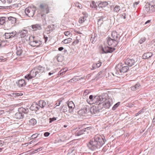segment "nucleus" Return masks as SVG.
<instances>
[{
    "label": "nucleus",
    "instance_id": "f257e3e1",
    "mask_svg": "<svg viewBox=\"0 0 155 155\" xmlns=\"http://www.w3.org/2000/svg\"><path fill=\"white\" fill-rule=\"evenodd\" d=\"M106 140L104 137L97 134L94 140H91L87 144L88 147L92 150L100 148L104 145Z\"/></svg>",
    "mask_w": 155,
    "mask_h": 155
},
{
    "label": "nucleus",
    "instance_id": "f03ea898",
    "mask_svg": "<svg viewBox=\"0 0 155 155\" xmlns=\"http://www.w3.org/2000/svg\"><path fill=\"white\" fill-rule=\"evenodd\" d=\"M95 101L97 100V101H96V104L98 105V107L101 104L104 108H109L110 106V102L108 99L107 98L106 95L104 94H102L98 97H96L94 99Z\"/></svg>",
    "mask_w": 155,
    "mask_h": 155
},
{
    "label": "nucleus",
    "instance_id": "7ed1b4c3",
    "mask_svg": "<svg viewBox=\"0 0 155 155\" xmlns=\"http://www.w3.org/2000/svg\"><path fill=\"white\" fill-rule=\"evenodd\" d=\"M30 45L32 47H39L42 45V42L37 37L33 36L29 37Z\"/></svg>",
    "mask_w": 155,
    "mask_h": 155
},
{
    "label": "nucleus",
    "instance_id": "20e7f679",
    "mask_svg": "<svg viewBox=\"0 0 155 155\" xmlns=\"http://www.w3.org/2000/svg\"><path fill=\"white\" fill-rule=\"evenodd\" d=\"M39 7L40 13L41 16H43L45 14H48L49 12V7L46 3H41L40 4Z\"/></svg>",
    "mask_w": 155,
    "mask_h": 155
},
{
    "label": "nucleus",
    "instance_id": "39448f33",
    "mask_svg": "<svg viewBox=\"0 0 155 155\" xmlns=\"http://www.w3.org/2000/svg\"><path fill=\"white\" fill-rule=\"evenodd\" d=\"M116 69L118 72H120L122 74V73H124L127 72L129 69V67L127 66H124L122 63L118 64L116 67Z\"/></svg>",
    "mask_w": 155,
    "mask_h": 155
},
{
    "label": "nucleus",
    "instance_id": "423d86ee",
    "mask_svg": "<svg viewBox=\"0 0 155 155\" xmlns=\"http://www.w3.org/2000/svg\"><path fill=\"white\" fill-rule=\"evenodd\" d=\"M35 7H29L25 9V12L28 16L29 17H32L35 14Z\"/></svg>",
    "mask_w": 155,
    "mask_h": 155
},
{
    "label": "nucleus",
    "instance_id": "0eeeda50",
    "mask_svg": "<svg viewBox=\"0 0 155 155\" xmlns=\"http://www.w3.org/2000/svg\"><path fill=\"white\" fill-rule=\"evenodd\" d=\"M37 74V73L36 72L35 69L34 68L31 71L30 73L28 75L25 76V78L28 80H29L35 78Z\"/></svg>",
    "mask_w": 155,
    "mask_h": 155
},
{
    "label": "nucleus",
    "instance_id": "6e6552de",
    "mask_svg": "<svg viewBox=\"0 0 155 155\" xmlns=\"http://www.w3.org/2000/svg\"><path fill=\"white\" fill-rule=\"evenodd\" d=\"M119 42L110 38H109L107 40V43L109 46L112 48H114L117 45Z\"/></svg>",
    "mask_w": 155,
    "mask_h": 155
},
{
    "label": "nucleus",
    "instance_id": "1a4fd4ad",
    "mask_svg": "<svg viewBox=\"0 0 155 155\" xmlns=\"http://www.w3.org/2000/svg\"><path fill=\"white\" fill-rule=\"evenodd\" d=\"M120 36L115 31H113L111 35V38L115 40V41L119 42L120 39Z\"/></svg>",
    "mask_w": 155,
    "mask_h": 155
},
{
    "label": "nucleus",
    "instance_id": "9d476101",
    "mask_svg": "<svg viewBox=\"0 0 155 155\" xmlns=\"http://www.w3.org/2000/svg\"><path fill=\"white\" fill-rule=\"evenodd\" d=\"M135 63L136 62L134 59L129 58H127L125 61V64L130 67L134 65Z\"/></svg>",
    "mask_w": 155,
    "mask_h": 155
},
{
    "label": "nucleus",
    "instance_id": "9b49d317",
    "mask_svg": "<svg viewBox=\"0 0 155 155\" xmlns=\"http://www.w3.org/2000/svg\"><path fill=\"white\" fill-rule=\"evenodd\" d=\"M17 33L15 31H13L11 32H7L5 34V38L9 39L14 37L16 35Z\"/></svg>",
    "mask_w": 155,
    "mask_h": 155
},
{
    "label": "nucleus",
    "instance_id": "f8f14e48",
    "mask_svg": "<svg viewBox=\"0 0 155 155\" xmlns=\"http://www.w3.org/2000/svg\"><path fill=\"white\" fill-rule=\"evenodd\" d=\"M115 49L114 48H112V47H109L108 46L105 47L104 48H102V50L103 51L104 53H111L115 50Z\"/></svg>",
    "mask_w": 155,
    "mask_h": 155
},
{
    "label": "nucleus",
    "instance_id": "ddd939ff",
    "mask_svg": "<svg viewBox=\"0 0 155 155\" xmlns=\"http://www.w3.org/2000/svg\"><path fill=\"white\" fill-rule=\"evenodd\" d=\"M145 10L147 12H155V7H153L147 4L145 6Z\"/></svg>",
    "mask_w": 155,
    "mask_h": 155
},
{
    "label": "nucleus",
    "instance_id": "4468645a",
    "mask_svg": "<svg viewBox=\"0 0 155 155\" xmlns=\"http://www.w3.org/2000/svg\"><path fill=\"white\" fill-rule=\"evenodd\" d=\"M67 105L69 108V112L70 113L72 112L75 107L74 103L72 101L68 102Z\"/></svg>",
    "mask_w": 155,
    "mask_h": 155
},
{
    "label": "nucleus",
    "instance_id": "2eb2a0df",
    "mask_svg": "<svg viewBox=\"0 0 155 155\" xmlns=\"http://www.w3.org/2000/svg\"><path fill=\"white\" fill-rule=\"evenodd\" d=\"M87 110L86 108L81 109L78 111V114L81 116H85L87 114Z\"/></svg>",
    "mask_w": 155,
    "mask_h": 155
},
{
    "label": "nucleus",
    "instance_id": "dca6fc26",
    "mask_svg": "<svg viewBox=\"0 0 155 155\" xmlns=\"http://www.w3.org/2000/svg\"><path fill=\"white\" fill-rule=\"evenodd\" d=\"M37 74H41L45 71V68L40 66L34 68Z\"/></svg>",
    "mask_w": 155,
    "mask_h": 155
},
{
    "label": "nucleus",
    "instance_id": "f3484780",
    "mask_svg": "<svg viewBox=\"0 0 155 155\" xmlns=\"http://www.w3.org/2000/svg\"><path fill=\"white\" fill-rule=\"evenodd\" d=\"M153 55V53L151 52H148L144 53L142 55V58L143 59H147L150 58Z\"/></svg>",
    "mask_w": 155,
    "mask_h": 155
},
{
    "label": "nucleus",
    "instance_id": "a211bd4d",
    "mask_svg": "<svg viewBox=\"0 0 155 155\" xmlns=\"http://www.w3.org/2000/svg\"><path fill=\"white\" fill-rule=\"evenodd\" d=\"M97 5L99 8H104L108 5V2H107L99 1Z\"/></svg>",
    "mask_w": 155,
    "mask_h": 155
},
{
    "label": "nucleus",
    "instance_id": "6ab92c4d",
    "mask_svg": "<svg viewBox=\"0 0 155 155\" xmlns=\"http://www.w3.org/2000/svg\"><path fill=\"white\" fill-rule=\"evenodd\" d=\"M30 109L32 110L35 111H37L39 109V105L36 104H33L30 107Z\"/></svg>",
    "mask_w": 155,
    "mask_h": 155
},
{
    "label": "nucleus",
    "instance_id": "aec40b11",
    "mask_svg": "<svg viewBox=\"0 0 155 155\" xmlns=\"http://www.w3.org/2000/svg\"><path fill=\"white\" fill-rule=\"evenodd\" d=\"M27 33V31L24 30H22L19 32V35L21 38H24L26 36Z\"/></svg>",
    "mask_w": 155,
    "mask_h": 155
},
{
    "label": "nucleus",
    "instance_id": "412c9836",
    "mask_svg": "<svg viewBox=\"0 0 155 155\" xmlns=\"http://www.w3.org/2000/svg\"><path fill=\"white\" fill-rule=\"evenodd\" d=\"M18 84L19 87H22L25 86L26 83L25 80L21 79L18 81Z\"/></svg>",
    "mask_w": 155,
    "mask_h": 155
},
{
    "label": "nucleus",
    "instance_id": "4be33fe9",
    "mask_svg": "<svg viewBox=\"0 0 155 155\" xmlns=\"http://www.w3.org/2000/svg\"><path fill=\"white\" fill-rule=\"evenodd\" d=\"M32 28L33 30L36 31L41 29V26L38 24H36L32 25Z\"/></svg>",
    "mask_w": 155,
    "mask_h": 155
},
{
    "label": "nucleus",
    "instance_id": "5701e85b",
    "mask_svg": "<svg viewBox=\"0 0 155 155\" xmlns=\"http://www.w3.org/2000/svg\"><path fill=\"white\" fill-rule=\"evenodd\" d=\"M8 20L9 22L12 24H15L16 22V19L14 17L10 16L8 18Z\"/></svg>",
    "mask_w": 155,
    "mask_h": 155
},
{
    "label": "nucleus",
    "instance_id": "b1692460",
    "mask_svg": "<svg viewBox=\"0 0 155 155\" xmlns=\"http://www.w3.org/2000/svg\"><path fill=\"white\" fill-rule=\"evenodd\" d=\"M8 42L7 40H3L0 42V47H4L6 45H8Z\"/></svg>",
    "mask_w": 155,
    "mask_h": 155
},
{
    "label": "nucleus",
    "instance_id": "393cba45",
    "mask_svg": "<svg viewBox=\"0 0 155 155\" xmlns=\"http://www.w3.org/2000/svg\"><path fill=\"white\" fill-rule=\"evenodd\" d=\"M140 85L139 84H137L131 87V90L133 91H136L139 89Z\"/></svg>",
    "mask_w": 155,
    "mask_h": 155
},
{
    "label": "nucleus",
    "instance_id": "a878e982",
    "mask_svg": "<svg viewBox=\"0 0 155 155\" xmlns=\"http://www.w3.org/2000/svg\"><path fill=\"white\" fill-rule=\"evenodd\" d=\"M23 52V50L20 47L17 48L16 54L18 56H20L21 55Z\"/></svg>",
    "mask_w": 155,
    "mask_h": 155
},
{
    "label": "nucleus",
    "instance_id": "bb28decb",
    "mask_svg": "<svg viewBox=\"0 0 155 155\" xmlns=\"http://www.w3.org/2000/svg\"><path fill=\"white\" fill-rule=\"evenodd\" d=\"M72 41V39L71 38H68L67 39H65L63 41L62 43L63 44H67L70 43Z\"/></svg>",
    "mask_w": 155,
    "mask_h": 155
},
{
    "label": "nucleus",
    "instance_id": "cd10ccee",
    "mask_svg": "<svg viewBox=\"0 0 155 155\" xmlns=\"http://www.w3.org/2000/svg\"><path fill=\"white\" fill-rule=\"evenodd\" d=\"M36 123V121L34 119H32L29 121V124L30 125L34 126Z\"/></svg>",
    "mask_w": 155,
    "mask_h": 155
},
{
    "label": "nucleus",
    "instance_id": "c85d7f7f",
    "mask_svg": "<svg viewBox=\"0 0 155 155\" xmlns=\"http://www.w3.org/2000/svg\"><path fill=\"white\" fill-rule=\"evenodd\" d=\"M101 63L99 61H98V62L97 63L94 64L93 65V69H95L97 68H98L101 65Z\"/></svg>",
    "mask_w": 155,
    "mask_h": 155
},
{
    "label": "nucleus",
    "instance_id": "c756f323",
    "mask_svg": "<svg viewBox=\"0 0 155 155\" xmlns=\"http://www.w3.org/2000/svg\"><path fill=\"white\" fill-rule=\"evenodd\" d=\"M86 20V17H81L79 20V22L80 24L84 23Z\"/></svg>",
    "mask_w": 155,
    "mask_h": 155
},
{
    "label": "nucleus",
    "instance_id": "7c9ffc66",
    "mask_svg": "<svg viewBox=\"0 0 155 155\" xmlns=\"http://www.w3.org/2000/svg\"><path fill=\"white\" fill-rule=\"evenodd\" d=\"M39 106L41 108H43L46 105V102L44 101H39Z\"/></svg>",
    "mask_w": 155,
    "mask_h": 155
},
{
    "label": "nucleus",
    "instance_id": "2f4dec72",
    "mask_svg": "<svg viewBox=\"0 0 155 155\" xmlns=\"http://www.w3.org/2000/svg\"><path fill=\"white\" fill-rule=\"evenodd\" d=\"M75 150L73 148L70 149L69 150L68 155H70L71 153H72L71 155H75Z\"/></svg>",
    "mask_w": 155,
    "mask_h": 155
},
{
    "label": "nucleus",
    "instance_id": "473e14b6",
    "mask_svg": "<svg viewBox=\"0 0 155 155\" xmlns=\"http://www.w3.org/2000/svg\"><path fill=\"white\" fill-rule=\"evenodd\" d=\"M120 10V7L119 6L116 5L113 9V11L114 12H117Z\"/></svg>",
    "mask_w": 155,
    "mask_h": 155
},
{
    "label": "nucleus",
    "instance_id": "72a5a7b5",
    "mask_svg": "<svg viewBox=\"0 0 155 155\" xmlns=\"http://www.w3.org/2000/svg\"><path fill=\"white\" fill-rule=\"evenodd\" d=\"M15 117L18 119H20L22 118L21 114L20 113H16L15 115Z\"/></svg>",
    "mask_w": 155,
    "mask_h": 155
},
{
    "label": "nucleus",
    "instance_id": "f704fd0d",
    "mask_svg": "<svg viewBox=\"0 0 155 155\" xmlns=\"http://www.w3.org/2000/svg\"><path fill=\"white\" fill-rule=\"evenodd\" d=\"M5 21V18L2 17L0 18V25H3Z\"/></svg>",
    "mask_w": 155,
    "mask_h": 155
},
{
    "label": "nucleus",
    "instance_id": "c9c22d12",
    "mask_svg": "<svg viewBox=\"0 0 155 155\" xmlns=\"http://www.w3.org/2000/svg\"><path fill=\"white\" fill-rule=\"evenodd\" d=\"M124 12L123 13H121L120 14V17L121 18H123L124 19H125L126 18V15H127V12H126V10H124Z\"/></svg>",
    "mask_w": 155,
    "mask_h": 155
},
{
    "label": "nucleus",
    "instance_id": "e433bc0d",
    "mask_svg": "<svg viewBox=\"0 0 155 155\" xmlns=\"http://www.w3.org/2000/svg\"><path fill=\"white\" fill-rule=\"evenodd\" d=\"M98 96H95V97L94 98H93V95H91L90 96H89V99L91 100V101H93V103H94L95 102V103L96 104V101H97V100H95V101L94 100V98L96 97H98Z\"/></svg>",
    "mask_w": 155,
    "mask_h": 155
},
{
    "label": "nucleus",
    "instance_id": "4c0bfd02",
    "mask_svg": "<svg viewBox=\"0 0 155 155\" xmlns=\"http://www.w3.org/2000/svg\"><path fill=\"white\" fill-rule=\"evenodd\" d=\"M91 7L92 8H95L97 7L96 3L94 1H92L90 4Z\"/></svg>",
    "mask_w": 155,
    "mask_h": 155
},
{
    "label": "nucleus",
    "instance_id": "58836bf2",
    "mask_svg": "<svg viewBox=\"0 0 155 155\" xmlns=\"http://www.w3.org/2000/svg\"><path fill=\"white\" fill-rule=\"evenodd\" d=\"M13 96L15 97L21 96L23 95V94L21 93L15 92L13 93Z\"/></svg>",
    "mask_w": 155,
    "mask_h": 155
},
{
    "label": "nucleus",
    "instance_id": "ea45409f",
    "mask_svg": "<svg viewBox=\"0 0 155 155\" xmlns=\"http://www.w3.org/2000/svg\"><path fill=\"white\" fill-rule=\"evenodd\" d=\"M64 69L61 70L58 73V74L61 75H63L64 73L67 71V70L66 69L65 71H64Z\"/></svg>",
    "mask_w": 155,
    "mask_h": 155
},
{
    "label": "nucleus",
    "instance_id": "a19ab883",
    "mask_svg": "<svg viewBox=\"0 0 155 155\" xmlns=\"http://www.w3.org/2000/svg\"><path fill=\"white\" fill-rule=\"evenodd\" d=\"M78 79L77 78V77H74L73 78L71 79L69 81H68V82H72V81H73L76 82L78 81Z\"/></svg>",
    "mask_w": 155,
    "mask_h": 155
},
{
    "label": "nucleus",
    "instance_id": "79ce46f5",
    "mask_svg": "<svg viewBox=\"0 0 155 155\" xmlns=\"http://www.w3.org/2000/svg\"><path fill=\"white\" fill-rule=\"evenodd\" d=\"M120 102H118L115 104L112 108V110H116V108L120 105Z\"/></svg>",
    "mask_w": 155,
    "mask_h": 155
},
{
    "label": "nucleus",
    "instance_id": "37998d69",
    "mask_svg": "<svg viewBox=\"0 0 155 155\" xmlns=\"http://www.w3.org/2000/svg\"><path fill=\"white\" fill-rule=\"evenodd\" d=\"M149 5L153 7H155V0H153L152 1L150 2L149 4H148Z\"/></svg>",
    "mask_w": 155,
    "mask_h": 155
},
{
    "label": "nucleus",
    "instance_id": "c03bdc74",
    "mask_svg": "<svg viewBox=\"0 0 155 155\" xmlns=\"http://www.w3.org/2000/svg\"><path fill=\"white\" fill-rule=\"evenodd\" d=\"M75 6L78 8L81 9L82 8V5L78 2H76L75 4Z\"/></svg>",
    "mask_w": 155,
    "mask_h": 155
},
{
    "label": "nucleus",
    "instance_id": "a18cd8bd",
    "mask_svg": "<svg viewBox=\"0 0 155 155\" xmlns=\"http://www.w3.org/2000/svg\"><path fill=\"white\" fill-rule=\"evenodd\" d=\"M146 38L145 37L141 38L139 41V43L141 44L145 42L146 40Z\"/></svg>",
    "mask_w": 155,
    "mask_h": 155
},
{
    "label": "nucleus",
    "instance_id": "49530a36",
    "mask_svg": "<svg viewBox=\"0 0 155 155\" xmlns=\"http://www.w3.org/2000/svg\"><path fill=\"white\" fill-rule=\"evenodd\" d=\"M71 32L70 31H66L64 32V34L65 36H68L70 35Z\"/></svg>",
    "mask_w": 155,
    "mask_h": 155
},
{
    "label": "nucleus",
    "instance_id": "de8ad7c7",
    "mask_svg": "<svg viewBox=\"0 0 155 155\" xmlns=\"http://www.w3.org/2000/svg\"><path fill=\"white\" fill-rule=\"evenodd\" d=\"M83 134V131L82 130H80L76 133V136H79Z\"/></svg>",
    "mask_w": 155,
    "mask_h": 155
},
{
    "label": "nucleus",
    "instance_id": "09e8293b",
    "mask_svg": "<svg viewBox=\"0 0 155 155\" xmlns=\"http://www.w3.org/2000/svg\"><path fill=\"white\" fill-rule=\"evenodd\" d=\"M90 92V91L89 90H86L84 91L83 94L84 96H86Z\"/></svg>",
    "mask_w": 155,
    "mask_h": 155
},
{
    "label": "nucleus",
    "instance_id": "8fccbe9b",
    "mask_svg": "<svg viewBox=\"0 0 155 155\" xmlns=\"http://www.w3.org/2000/svg\"><path fill=\"white\" fill-rule=\"evenodd\" d=\"M103 20L102 19H99L98 22V26H100L101 25V24L103 23Z\"/></svg>",
    "mask_w": 155,
    "mask_h": 155
},
{
    "label": "nucleus",
    "instance_id": "3c124183",
    "mask_svg": "<svg viewBox=\"0 0 155 155\" xmlns=\"http://www.w3.org/2000/svg\"><path fill=\"white\" fill-rule=\"evenodd\" d=\"M143 109H142L141 110L139 111L138 113H136L135 114V116H137L138 115H139V114H140L141 113H142V112H143Z\"/></svg>",
    "mask_w": 155,
    "mask_h": 155
},
{
    "label": "nucleus",
    "instance_id": "603ef678",
    "mask_svg": "<svg viewBox=\"0 0 155 155\" xmlns=\"http://www.w3.org/2000/svg\"><path fill=\"white\" fill-rule=\"evenodd\" d=\"M48 37L47 36H46L45 35H44V38L45 41V43H46L47 41L48 40Z\"/></svg>",
    "mask_w": 155,
    "mask_h": 155
},
{
    "label": "nucleus",
    "instance_id": "864d4df0",
    "mask_svg": "<svg viewBox=\"0 0 155 155\" xmlns=\"http://www.w3.org/2000/svg\"><path fill=\"white\" fill-rule=\"evenodd\" d=\"M56 117H53V118H50L49 119V120H50V121H49V123H51L52 122L54 121H55V120H56Z\"/></svg>",
    "mask_w": 155,
    "mask_h": 155
},
{
    "label": "nucleus",
    "instance_id": "5fc2aeb1",
    "mask_svg": "<svg viewBox=\"0 0 155 155\" xmlns=\"http://www.w3.org/2000/svg\"><path fill=\"white\" fill-rule=\"evenodd\" d=\"M79 42V41L78 40H76L72 43V45H74V44H77Z\"/></svg>",
    "mask_w": 155,
    "mask_h": 155
},
{
    "label": "nucleus",
    "instance_id": "6e6d98bb",
    "mask_svg": "<svg viewBox=\"0 0 155 155\" xmlns=\"http://www.w3.org/2000/svg\"><path fill=\"white\" fill-rule=\"evenodd\" d=\"M57 102H58V103L57 102L56 104L55 105H56V106H59L60 105V104H61V101H60V100H58V101Z\"/></svg>",
    "mask_w": 155,
    "mask_h": 155
},
{
    "label": "nucleus",
    "instance_id": "4d7b16f0",
    "mask_svg": "<svg viewBox=\"0 0 155 155\" xmlns=\"http://www.w3.org/2000/svg\"><path fill=\"white\" fill-rule=\"evenodd\" d=\"M134 104L132 103H129L128 104L127 106L130 107H132L133 106Z\"/></svg>",
    "mask_w": 155,
    "mask_h": 155
},
{
    "label": "nucleus",
    "instance_id": "13d9d810",
    "mask_svg": "<svg viewBox=\"0 0 155 155\" xmlns=\"http://www.w3.org/2000/svg\"><path fill=\"white\" fill-rule=\"evenodd\" d=\"M50 135V133L49 132H45L44 134V135L46 137H48Z\"/></svg>",
    "mask_w": 155,
    "mask_h": 155
},
{
    "label": "nucleus",
    "instance_id": "bf43d9fd",
    "mask_svg": "<svg viewBox=\"0 0 155 155\" xmlns=\"http://www.w3.org/2000/svg\"><path fill=\"white\" fill-rule=\"evenodd\" d=\"M36 134H33V135H32V138H35L37 137H38V135H37V136H36Z\"/></svg>",
    "mask_w": 155,
    "mask_h": 155
},
{
    "label": "nucleus",
    "instance_id": "052dcab7",
    "mask_svg": "<svg viewBox=\"0 0 155 155\" xmlns=\"http://www.w3.org/2000/svg\"><path fill=\"white\" fill-rule=\"evenodd\" d=\"M58 50L59 51H61L64 49V48L62 47H60L58 48Z\"/></svg>",
    "mask_w": 155,
    "mask_h": 155
},
{
    "label": "nucleus",
    "instance_id": "680f3d73",
    "mask_svg": "<svg viewBox=\"0 0 155 155\" xmlns=\"http://www.w3.org/2000/svg\"><path fill=\"white\" fill-rule=\"evenodd\" d=\"M0 60H4V61L6 60L5 59H4L3 56H0Z\"/></svg>",
    "mask_w": 155,
    "mask_h": 155
},
{
    "label": "nucleus",
    "instance_id": "e2e57ef3",
    "mask_svg": "<svg viewBox=\"0 0 155 155\" xmlns=\"http://www.w3.org/2000/svg\"><path fill=\"white\" fill-rule=\"evenodd\" d=\"M7 2L9 3H11L12 2V0H7Z\"/></svg>",
    "mask_w": 155,
    "mask_h": 155
},
{
    "label": "nucleus",
    "instance_id": "0e129e2a",
    "mask_svg": "<svg viewBox=\"0 0 155 155\" xmlns=\"http://www.w3.org/2000/svg\"><path fill=\"white\" fill-rule=\"evenodd\" d=\"M3 3L5 4L6 2V1L5 0H0Z\"/></svg>",
    "mask_w": 155,
    "mask_h": 155
},
{
    "label": "nucleus",
    "instance_id": "69168bd1",
    "mask_svg": "<svg viewBox=\"0 0 155 155\" xmlns=\"http://www.w3.org/2000/svg\"><path fill=\"white\" fill-rule=\"evenodd\" d=\"M150 21H151V20H148V21H147L145 23V24H147V23H149L150 22Z\"/></svg>",
    "mask_w": 155,
    "mask_h": 155
},
{
    "label": "nucleus",
    "instance_id": "338daca9",
    "mask_svg": "<svg viewBox=\"0 0 155 155\" xmlns=\"http://www.w3.org/2000/svg\"><path fill=\"white\" fill-rule=\"evenodd\" d=\"M52 74H53V73H51V72H49V73H48V74H49V75H51Z\"/></svg>",
    "mask_w": 155,
    "mask_h": 155
},
{
    "label": "nucleus",
    "instance_id": "774afa93",
    "mask_svg": "<svg viewBox=\"0 0 155 155\" xmlns=\"http://www.w3.org/2000/svg\"><path fill=\"white\" fill-rule=\"evenodd\" d=\"M3 149V148H0V152H1Z\"/></svg>",
    "mask_w": 155,
    "mask_h": 155
}]
</instances>
